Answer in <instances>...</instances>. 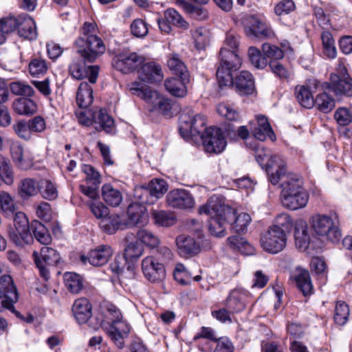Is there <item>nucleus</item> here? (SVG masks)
I'll use <instances>...</instances> for the list:
<instances>
[{"label":"nucleus","instance_id":"b1692460","mask_svg":"<svg viewBox=\"0 0 352 352\" xmlns=\"http://www.w3.org/2000/svg\"><path fill=\"white\" fill-rule=\"evenodd\" d=\"M132 94L144 100L146 103L153 106V108L160 100L162 95L151 87L143 85L141 82H133L128 85Z\"/></svg>","mask_w":352,"mask_h":352},{"label":"nucleus","instance_id":"f03ea898","mask_svg":"<svg viewBox=\"0 0 352 352\" xmlns=\"http://www.w3.org/2000/svg\"><path fill=\"white\" fill-rule=\"evenodd\" d=\"M282 183L280 200L283 206L289 210H296L305 208L309 196L303 188L301 179L294 174H285Z\"/></svg>","mask_w":352,"mask_h":352},{"label":"nucleus","instance_id":"680f3d73","mask_svg":"<svg viewBox=\"0 0 352 352\" xmlns=\"http://www.w3.org/2000/svg\"><path fill=\"white\" fill-rule=\"evenodd\" d=\"M217 112L222 117L231 121H236L240 118L238 111L228 104H219L217 106Z\"/></svg>","mask_w":352,"mask_h":352},{"label":"nucleus","instance_id":"5701e85b","mask_svg":"<svg viewBox=\"0 0 352 352\" xmlns=\"http://www.w3.org/2000/svg\"><path fill=\"white\" fill-rule=\"evenodd\" d=\"M224 215L226 220L231 224L232 229L236 233L244 232L251 221L250 216L242 212L236 216V210L224 204Z\"/></svg>","mask_w":352,"mask_h":352},{"label":"nucleus","instance_id":"5fc2aeb1","mask_svg":"<svg viewBox=\"0 0 352 352\" xmlns=\"http://www.w3.org/2000/svg\"><path fill=\"white\" fill-rule=\"evenodd\" d=\"M137 237L142 243L151 248H156L160 243L157 236L146 229L139 230Z\"/></svg>","mask_w":352,"mask_h":352},{"label":"nucleus","instance_id":"412c9836","mask_svg":"<svg viewBox=\"0 0 352 352\" xmlns=\"http://www.w3.org/2000/svg\"><path fill=\"white\" fill-rule=\"evenodd\" d=\"M112 255L113 250L111 246L100 245L91 250L87 256L82 255L80 261L85 265L89 263L96 267L102 266L108 262Z\"/></svg>","mask_w":352,"mask_h":352},{"label":"nucleus","instance_id":"f257e3e1","mask_svg":"<svg viewBox=\"0 0 352 352\" xmlns=\"http://www.w3.org/2000/svg\"><path fill=\"white\" fill-rule=\"evenodd\" d=\"M241 64L240 56L234 52L222 49L219 52V65L216 74L217 78L221 87H234L239 94L250 95L254 89L252 74L248 71H242L234 79V75L240 69Z\"/></svg>","mask_w":352,"mask_h":352},{"label":"nucleus","instance_id":"aec40b11","mask_svg":"<svg viewBox=\"0 0 352 352\" xmlns=\"http://www.w3.org/2000/svg\"><path fill=\"white\" fill-rule=\"evenodd\" d=\"M166 199L168 206L178 209H192L195 204L192 194L185 189H173L168 193Z\"/></svg>","mask_w":352,"mask_h":352},{"label":"nucleus","instance_id":"393cba45","mask_svg":"<svg viewBox=\"0 0 352 352\" xmlns=\"http://www.w3.org/2000/svg\"><path fill=\"white\" fill-rule=\"evenodd\" d=\"M139 78L148 83L159 82L163 79V72L160 65L150 62L143 64L138 71Z\"/></svg>","mask_w":352,"mask_h":352},{"label":"nucleus","instance_id":"dca6fc26","mask_svg":"<svg viewBox=\"0 0 352 352\" xmlns=\"http://www.w3.org/2000/svg\"><path fill=\"white\" fill-rule=\"evenodd\" d=\"M246 35L256 38H267L272 34L267 25L256 15H248L242 19Z\"/></svg>","mask_w":352,"mask_h":352},{"label":"nucleus","instance_id":"864d4df0","mask_svg":"<svg viewBox=\"0 0 352 352\" xmlns=\"http://www.w3.org/2000/svg\"><path fill=\"white\" fill-rule=\"evenodd\" d=\"M0 208L6 216L13 215L16 206L11 195L5 191L0 192Z\"/></svg>","mask_w":352,"mask_h":352},{"label":"nucleus","instance_id":"de8ad7c7","mask_svg":"<svg viewBox=\"0 0 352 352\" xmlns=\"http://www.w3.org/2000/svg\"><path fill=\"white\" fill-rule=\"evenodd\" d=\"M30 228L33 232L35 239L41 244L48 245L52 237L46 227L38 221H32Z\"/></svg>","mask_w":352,"mask_h":352},{"label":"nucleus","instance_id":"c85d7f7f","mask_svg":"<svg viewBox=\"0 0 352 352\" xmlns=\"http://www.w3.org/2000/svg\"><path fill=\"white\" fill-rule=\"evenodd\" d=\"M93 126L98 132L104 131L109 133L115 127L114 120L107 113L106 109H100L93 113Z\"/></svg>","mask_w":352,"mask_h":352},{"label":"nucleus","instance_id":"ddd939ff","mask_svg":"<svg viewBox=\"0 0 352 352\" xmlns=\"http://www.w3.org/2000/svg\"><path fill=\"white\" fill-rule=\"evenodd\" d=\"M201 138L206 151L210 153H221L227 144L223 131L216 126L206 128Z\"/></svg>","mask_w":352,"mask_h":352},{"label":"nucleus","instance_id":"473e14b6","mask_svg":"<svg viewBox=\"0 0 352 352\" xmlns=\"http://www.w3.org/2000/svg\"><path fill=\"white\" fill-rule=\"evenodd\" d=\"M18 34L20 36L32 41L37 38L35 21L27 14H23V20L19 21Z\"/></svg>","mask_w":352,"mask_h":352},{"label":"nucleus","instance_id":"f704fd0d","mask_svg":"<svg viewBox=\"0 0 352 352\" xmlns=\"http://www.w3.org/2000/svg\"><path fill=\"white\" fill-rule=\"evenodd\" d=\"M93 89L87 82H80L77 94L76 102L80 108L86 109L93 102Z\"/></svg>","mask_w":352,"mask_h":352},{"label":"nucleus","instance_id":"4d7b16f0","mask_svg":"<svg viewBox=\"0 0 352 352\" xmlns=\"http://www.w3.org/2000/svg\"><path fill=\"white\" fill-rule=\"evenodd\" d=\"M47 65L43 58H34L29 63V72L31 76L39 77L46 73Z\"/></svg>","mask_w":352,"mask_h":352},{"label":"nucleus","instance_id":"0eeeda50","mask_svg":"<svg viewBox=\"0 0 352 352\" xmlns=\"http://www.w3.org/2000/svg\"><path fill=\"white\" fill-rule=\"evenodd\" d=\"M313 234L333 243L340 241L342 232L336 224L332 214H316L309 219Z\"/></svg>","mask_w":352,"mask_h":352},{"label":"nucleus","instance_id":"49530a36","mask_svg":"<svg viewBox=\"0 0 352 352\" xmlns=\"http://www.w3.org/2000/svg\"><path fill=\"white\" fill-rule=\"evenodd\" d=\"M294 239L296 245L302 250H306L310 243V236L308 233L307 226L305 223H301L295 228Z\"/></svg>","mask_w":352,"mask_h":352},{"label":"nucleus","instance_id":"c03bdc74","mask_svg":"<svg viewBox=\"0 0 352 352\" xmlns=\"http://www.w3.org/2000/svg\"><path fill=\"white\" fill-rule=\"evenodd\" d=\"M23 20V14L17 16L9 15L0 19V32L4 37L5 34L11 33L18 29L19 21Z\"/></svg>","mask_w":352,"mask_h":352},{"label":"nucleus","instance_id":"c9c22d12","mask_svg":"<svg viewBox=\"0 0 352 352\" xmlns=\"http://www.w3.org/2000/svg\"><path fill=\"white\" fill-rule=\"evenodd\" d=\"M314 107L323 113H328L335 108L336 99L327 93V91H322L314 98Z\"/></svg>","mask_w":352,"mask_h":352},{"label":"nucleus","instance_id":"69168bd1","mask_svg":"<svg viewBox=\"0 0 352 352\" xmlns=\"http://www.w3.org/2000/svg\"><path fill=\"white\" fill-rule=\"evenodd\" d=\"M82 172L86 175L85 183L100 185L101 177L98 172L95 170L94 167L89 164H84L82 167Z\"/></svg>","mask_w":352,"mask_h":352},{"label":"nucleus","instance_id":"37998d69","mask_svg":"<svg viewBox=\"0 0 352 352\" xmlns=\"http://www.w3.org/2000/svg\"><path fill=\"white\" fill-rule=\"evenodd\" d=\"M295 95L298 103L303 107L310 109L314 107V98L309 89L305 85H298L295 88Z\"/></svg>","mask_w":352,"mask_h":352},{"label":"nucleus","instance_id":"f3484780","mask_svg":"<svg viewBox=\"0 0 352 352\" xmlns=\"http://www.w3.org/2000/svg\"><path fill=\"white\" fill-rule=\"evenodd\" d=\"M180 131L185 130L191 135H200L206 131V119L204 116L197 113L191 109L182 114L180 117Z\"/></svg>","mask_w":352,"mask_h":352},{"label":"nucleus","instance_id":"79ce46f5","mask_svg":"<svg viewBox=\"0 0 352 352\" xmlns=\"http://www.w3.org/2000/svg\"><path fill=\"white\" fill-rule=\"evenodd\" d=\"M0 181L8 186H12L14 182V173L9 160L0 154Z\"/></svg>","mask_w":352,"mask_h":352},{"label":"nucleus","instance_id":"c756f323","mask_svg":"<svg viewBox=\"0 0 352 352\" xmlns=\"http://www.w3.org/2000/svg\"><path fill=\"white\" fill-rule=\"evenodd\" d=\"M257 126L252 130L255 138L260 141H265L269 138L272 141L276 140V135L268 122L267 117L263 115L256 116Z\"/></svg>","mask_w":352,"mask_h":352},{"label":"nucleus","instance_id":"f8f14e48","mask_svg":"<svg viewBox=\"0 0 352 352\" xmlns=\"http://www.w3.org/2000/svg\"><path fill=\"white\" fill-rule=\"evenodd\" d=\"M263 250L269 253L278 254L286 246L287 235L283 229L270 226L261 239Z\"/></svg>","mask_w":352,"mask_h":352},{"label":"nucleus","instance_id":"423d86ee","mask_svg":"<svg viewBox=\"0 0 352 352\" xmlns=\"http://www.w3.org/2000/svg\"><path fill=\"white\" fill-rule=\"evenodd\" d=\"M255 158L258 163L267 173L269 181L276 185L287 173L285 160L279 155H270V151L264 148H258L255 151Z\"/></svg>","mask_w":352,"mask_h":352},{"label":"nucleus","instance_id":"3c124183","mask_svg":"<svg viewBox=\"0 0 352 352\" xmlns=\"http://www.w3.org/2000/svg\"><path fill=\"white\" fill-rule=\"evenodd\" d=\"M227 243L231 249L237 250L243 254H250L252 252V246L244 238L239 235L228 237Z\"/></svg>","mask_w":352,"mask_h":352},{"label":"nucleus","instance_id":"7ed1b4c3","mask_svg":"<svg viewBox=\"0 0 352 352\" xmlns=\"http://www.w3.org/2000/svg\"><path fill=\"white\" fill-rule=\"evenodd\" d=\"M316 88L322 91H331L337 99L352 97V78L349 76L344 61L339 59L334 73L331 74L329 82L314 80Z\"/></svg>","mask_w":352,"mask_h":352},{"label":"nucleus","instance_id":"9d476101","mask_svg":"<svg viewBox=\"0 0 352 352\" xmlns=\"http://www.w3.org/2000/svg\"><path fill=\"white\" fill-rule=\"evenodd\" d=\"M13 215L14 228L9 231L10 240L20 247L30 244L34 239L30 231L31 228L26 215L22 212H15Z\"/></svg>","mask_w":352,"mask_h":352},{"label":"nucleus","instance_id":"052dcab7","mask_svg":"<svg viewBox=\"0 0 352 352\" xmlns=\"http://www.w3.org/2000/svg\"><path fill=\"white\" fill-rule=\"evenodd\" d=\"M143 253V248L137 240L128 243L125 246L124 256L125 259L137 258Z\"/></svg>","mask_w":352,"mask_h":352},{"label":"nucleus","instance_id":"2eb2a0df","mask_svg":"<svg viewBox=\"0 0 352 352\" xmlns=\"http://www.w3.org/2000/svg\"><path fill=\"white\" fill-rule=\"evenodd\" d=\"M144 60V57L136 52H125L114 57L112 65L117 70L126 74L134 71Z\"/></svg>","mask_w":352,"mask_h":352},{"label":"nucleus","instance_id":"774afa93","mask_svg":"<svg viewBox=\"0 0 352 352\" xmlns=\"http://www.w3.org/2000/svg\"><path fill=\"white\" fill-rule=\"evenodd\" d=\"M262 50L267 58L272 59L271 60H276L283 58V50L274 45L268 43H263Z\"/></svg>","mask_w":352,"mask_h":352},{"label":"nucleus","instance_id":"cd10ccee","mask_svg":"<svg viewBox=\"0 0 352 352\" xmlns=\"http://www.w3.org/2000/svg\"><path fill=\"white\" fill-rule=\"evenodd\" d=\"M176 244L179 254L184 257H191L199 252L200 245L195 240L186 235H179L176 238Z\"/></svg>","mask_w":352,"mask_h":352},{"label":"nucleus","instance_id":"20e7f679","mask_svg":"<svg viewBox=\"0 0 352 352\" xmlns=\"http://www.w3.org/2000/svg\"><path fill=\"white\" fill-rule=\"evenodd\" d=\"M199 213L210 217L208 228L213 236L221 237L226 235V225L229 224L224 215V201L222 197L213 195L207 202L199 207Z\"/></svg>","mask_w":352,"mask_h":352},{"label":"nucleus","instance_id":"58836bf2","mask_svg":"<svg viewBox=\"0 0 352 352\" xmlns=\"http://www.w3.org/2000/svg\"><path fill=\"white\" fill-rule=\"evenodd\" d=\"M293 278L296 282V287L303 294L307 296L311 294L312 284L310 279L309 273L307 270L298 269L297 273L293 275Z\"/></svg>","mask_w":352,"mask_h":352},{"label":"nucleus","instance_id":"a18cd8bd","mask_svg":"<svg viewBox=\"0 0 352 352\" xmlns=\"http://www.w3.org/2000/svg\"><path fill=\"white\" fill-rule=\"evenodd\" d=\"M167 65L174 74L178 76H189L186 66L177 54H170L167 60Z\"/></svg>","mask_w":352,"mask_h":352},{"label":"nucleus","instance_id":"13d9d810","mask_svg":"<svg viewBox=\"0 0 352 352\" xmlns=\"http://www.w3.org/2000/svg\"><path fill=\"white\" fill-rule=\"evenodd\" d=\"M248 56L253 66L257 69H264L267 65V57L263 56L256 47H250Z\"/></svg>","mask_w":352,"mask_h":352},{"label":"nucleus","instance_id":"0e129e2a","mask_svg":"<svg viewBox=\"0 0 352 352\" xmlns=\"http://www.w3.org/2000/svg\"><path fill=\"white\" fill-rule=\"evenodd\" d=\"M13 129L19 138L25 140L30 139L32 132L28 121L25 120H18L14 124Z\"/></svg>","mask_w":352,"mask_h":352},{"label":"nucleus","instance_id":"9b49d317","mask_svg":"<svg viewBox=\"0 0 352 352\" xmlns=\"http://www.w3.org/2000/svg\"><path fill=\"white\" fill-rule=\"evenodd\" d=\"M35 264L39 270L40 276L48 280L50 278V266L57 265L60 261V256L57 250L47 246L41 249L40 253L34 251L32 254Z\"/></svg>","mask_w":352,"mask_h":352},{"label":"nucleus","instance_id":"bb28decb","mask_svg":"<svg viewBox=\"0 0 352 352\" xmlns=\"http://www.w3.org/2000/svg\"><path fill=\"white\" fill-rule=\"evenodd\" d=\"M72 314L79 324H85L92 316V307L86 298L76 299L72 306Z\"/></svg>","mask_w":352,"mask_h":352},{"label":"nucleus","instance_id":"8fccbe9b","mask_svg":"<svg viewBox=\"0 0 352 352\" xmlns=\"http://www.w3.org/2000/svg\"><path fill=\"white\" fill-rule=\"evenodd\" d=\"M195 46L197 50H204L209 44L210 33L204 28L199 27L191 31Z\"/></svg>","mask_w":352,"mask_h":352},{"label":"nucleus","instance_id":"a211bd4d","mask_svg":"<svg viewBox=\"0 0 352 352\" xmlns=\"http://www.w3.org/2000/svg\"><path fill=\"white\" fill-rule=\"evenodd\" d=\"M142 270L144 277L151 283L161 281L166 276L164 263L159 262L152 256L143 258L142 261Z\"/></svg>","mask_w":352,"mask_h":352},{"label":"nucleus","instance_id":"6e6d98bb","mask_svg":"<svg viewBox=\"0 0 352 352\" xmlns=\"http://www.w3.org/2000/svg\"><path fill=\"white\" fill-rule=\"evenodd\" d=\"M40 191L45 199L54 200L58 197L57 188L50 180L43 179L40 182Z\"/></svg>","mask_w":352,"mask_h":352},{"label":"nucleus","instance_id":"a878e982","mask_svg":"<svg viewBox=\"0 0 352 352\" xmlns=\"http://www.w3.org/2000/svg\"><path fill=\"white\" fill-rule=\"evenodd\" d=\"M190 82V76L169 78L164 81L166 90L172 96L183 98L187 94L186 85Z\"/></svg>","mask_w":352,"mask_h":352},{"label":"nucleus","instance_id":"603ef678","mask_svg":"<svg viewBox=\"0 0 352 352\" xmlns=\"http://www.w3.org/2000/svg\"><path fill=\"white\" fill-rule=\"evenodd\" d=\"M155 223L159 226L168 227L175 224L176 219L173 212L164 210H153L151 213Z\"/></svg>","mask_w":352,"mask_h":352},{"label":"nucleus","instance_id":"a19ab883","mask_svg":"<svg viewBox=\"0 0 352 352\" xmlns=\"http://www.w3.org/2000/svg\"><path fill=\"white\" fill-rule=\"evenodd\" d=\"M322 45V52L329 59L337 56V49L332 34L329 31H322L320 35Z\"/></svg>","mask_w":352,"mask_h":352},{"label":"nucleus","instance_id":"6e6552de","mask_svg":"<svg viewBox=\"0 0 352 352\" xmlns=\"http://www.w3.org/2000/svg\"><path fill=\"white\" fill-rule=\"evenodd\" d=\"M77 53L88 63H94L105 52L103 41L95 34L86 37H78L75 41Z\"/></svg>","mask_w":352,"mask_h":352},{"label":"nucleus","instance_id":"39448f33","mask_svg":"<svg viewBox=\"0 0 352 352\" xmlns=\"http://www.w3.org/2000/svg\"><path fill=\"white\" fill-rule=\"evenodd\" d=\"M108 312L110 321L107 322L103 320L99 321L93 328L98 329L101 327L118 348L122 349L124 346V338L129 333L130 326L126 322L122 320L120 311L115 306H111L108 309Z\"/></svg>","mask_w":352,"mask_h":352},{"label":"nucleus","instance_id":"2f4dec72","mask_svg":"<svg viewBox=\"0 0 352 352\" xmlns=\"http://www.w3.org/2000/svg\"><path fill=\"white\" fill-rule=\"evenodd\" d=\"M18 34L20 36L32 41L37 38L35 21L27 14H23V20L19 21Z\"/></svg>","mask_w":352,"mask_h":352},{"label":"nucleus","instance_id":"6ab92c4d","mask_svg":"<svg viewBox=\"0 0 352 352\" xmlns=\"http://www.w3.org/2000/svg\"><path fill=\"white\" fill-rule=\"evenodd\" d=\"M252 298V294L246 289L236 288L230 291L224 304L231 312L236 314L244 310Z\"/></svg>","mask_w":352,"mask_h":352},{"label":"nucleus","instance_id":"7c9ffc66","mask_svg":"<svg viewBox=\"0 0 352 352\" xmlns=\"http://www.w3.org/2000/svg\"><path fill=\"white\" fill-rule=\"evenodd\" d=\"M40 192V182L33 178L21 179L18 186V194L23 199H28Z\"/></svg>","mask_w":352,"mask_h":352},{"label":"nucleus","instance_id":"e2e57ef3","mask_svg":"<svg viewBox=\"0 0 352 352\" xmlns=\"http://www.w3.org/2000/svg\"><path fill=\"white\" fill-rule=\"evenodd\" d=\"M131 32L137 38H144L148 33V24L142 19H135L131 25Z\"/></svg>","mask_w":352,"mask_h":352},{"label":"nucleus","instance_id":"bf43d9fd","mask_svg":"<svg viewBox=\"0 0 352 352\" xmlns=\"http://www.w3.org/2000/svg\"><path fill=\"white\" fill-rule=\"evenodd\" d=\"M349 316V306L344 302H338L334 314V320L339 325H344Z\"/></svg>","mask_w":352,"mask_h":352},{"label":"nucleus","instance_id":"72a5a7b5","mask_svg":"<svg viewBox=\"0 0 352 352\" xmlns=\"http://www.w3.org/2000/svg\"><path fill=\"white\" fill-rule=\"evenodd\" d=\"M12 160L20 169L28 170L32 166V162L28 157H24L23 148L19 142H13L10 146Z\"/></svg>","mask_w":352,"mask_h":352},{"label":"nucleus","instance_id":"ea45409f","mask_svg":"<svg viewBox=\"0 0 352 352\" xmlns=\"http://www.w3.org/2000/svg\"><path fill=\"white\" fill-rule=\"evenodd\" d=\"M14 111L19 115H32L37 109L36 104L31 99L20 98L12 103Z\"/></svg>","mask_w":352,"mask_h":352},{"label":"nucleus","instance_id":"09e8293b","mask_svg":"<svg viewBox=\"0 0 352 352\" xmlns=\"http://www.w3.org/2000/svg\"><path fill=\"white\" fill-rule=\"evenodd\" d=\"M63 278L65 287L71 293L78 294L82 290L83 284L80 275L74 272H66Z\"/></svg>","mask_w":352,"mask_h":352},{"label":"nucleus","instance_id":"1a4fd4ad","mask_svg":"<svg viewBox=\"0 0 352 352\" xmlns=\"http://www.w3.org/2000/svg\"><path fill=\"white\" fill-rule=\"evenodd\" d=\"M168 190V184L162 179H153L147 185L136 187L135 197L142 204H153Z\"/></svg>","mask_w":352,"mask_h":352},{"label":"nucleus","instance_id":"338daca9","mask_svg":"<svg viewBox=\"0 0 352 352\" xmlns=\"http://www.w3.org/2000/svg\"><path fill=\"white\" fill-rule=\"evenodd\" d=\"M10 90L12 94L18 96H32L34 94V91L31 86L21 82H12Z\"/></svg>","mask_w":352,"mask_h":352},{"label":"nucleus","instance_id":"4468645a","mask_svg":"<svg viewBox=\"0 0 352 352\" xmlns=\"http://www.w3.org/2000/svg\"><path fill=\"white\" fill-rule=\"evenodd\" d=\"M87 60L74 59L69 67L71 76L77 80L88 78L90 83L94 84L98 77L99 67L97 65H87Z\"/></svg>","mask_w":352,"mask_h":352},{"label":"nucleus","instance_id":"e433bc0d","mask_svg":"<svg viewBox=\"0 0 352 352\" xmlns=\"http://www.w3.org/2000/svg\"><path fill=\"white\" fill-rule=\"evenodd\" d=\"M100 228L107 234H114L118 230L126 228L124 221L117 214L107 215L100 222Z\"/></svg>","mask_w":352,"mask_h":352},{"label":"nucleus","instance_id":"4c0bfd02","mask_svg":"<svg viewBox=\"0 0 352 352\" xmlns=\"http://www.w3.org/2000/svg\"><path fill=\"white\" fill-rule=\"evenodd\" d=\"M102 197L104 202L110 206L117 207L122 201L121 192L114 188L109 184H104L102 187Z\"/></svg>","mask_w":352,"mask_h":352},{"label":"nucleus","instance_id":"4be33fe9","mask_svg":"<svg viewBox=\"0 0 352 352\" xmlns=\"http://www.w3.org/2000/svg\"><path fill=\"white\" fill-rule=\"evenodd\" d=\"M126 216V219L124 221L126 228L144 226L148 222V214L146 208L138 203H132L129 206Z\"/></svg>","mask_w":352,"mask_h":352}]
</instances>
